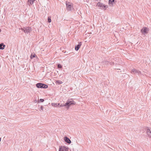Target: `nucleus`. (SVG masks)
Returning a JSON list of instances; mask_svg holds the SVG:
<instances>
[{
  "label": "nucleus",
  "mask_w": 151,
  "mask_h": 151,
  "mask_svg": "<svg viewBox=\"0 0 151 151\" xmlns=\"http://www.w3.org/2000/svg\"><path fill=\"white\" fill-rule=\"evenodd\" d=\"M76 104L75 102L72 99H69L68 100L67 102L65 103V104L63 105H61L60 106V107L65 106L67 109H68L69 106L72 105H75Z\"/></svg>",
  "instance_id": "f257e3e1"
},
{
  "label": "nucleus",
  "mask_w": 151,
  "mask_h": 151,
  "mask_svg": "<svg viewBox=\"0 0 151 151\" xmlns=\"http://www.w3.org/2000/svg\"><path fill=\"white\" fill-rule=\"evenodd\" d=\"M36 87L38 88H48V86L41 83H38L36 84Z\"/></svg>",
  "instance_id": "f03ea898"
},
{
  "label": "nucleus",
  "mask_w": 151,
  "mask_h": 151,
  "mask_svg": "<svg viewBox=\"0 0 151 151\" xmlns=\"http://www.w3.org/2000/svg\"><path fill=\"white\" fill-rule=\"evenodd\" d=\"M21 30L25 33L27 34L30 33L32 31V29L30 27H27L23 28H21Z\"/></svg>",
  "instance_id": "7ed1b4c3"
},
{
  "label": "nucleus",
  "mask_w": 151,
  "mask_h": 151,
  "mask_svg": "<svg viewBox=\"0 0 151 151\" xmlns=\"http://www.w3.org/2000/svg\"><path fill=\"white\" fill-rule=\"evenodd\" d=\"M131 73H134L136 75H139L141 74V72L135 69H134L132 70L131 71Z\"/></svg>",
  "instance_id": "20e7f679"
},
{
  "label": "nucleus",
  "mask_w": 151,
  "mask_h": 151,
  "mask_svg": "<svg viewBox=\"0 0 151 151\" xmlns=\"http://www.w3.org/2000/svg\"><path fill=\"white\" fill-rule=\"evenodd\" d=\"M97 6L101 8L102 9L104 8H107L108 7L107 6L104 5V4L100 2H99L97 4Z\"/></svg>",
  "instance_id": "39448f33"
},
{
  "label": "nucleus",
  "mask_w": 151,
  "mask_h": 151,
  "mask_svg": "<svg viewBox=\"0 0 151 151\" xmlns=\"http://www.w3.org/2000/svg\"><path fill=\"white\" fill-rule=\"evenodd\" d=\"M148 29L145 27H143L141 30V32H142L143 33L145 34L147 33L148 32Z\"/></svg>",
  "instance_id": "423d86ee"
},
{
  "label": "nucleus",
  "mask_w": 151,
  "mask_h": 151,
  "mask_svg": "<svg viewBox=\"0 0 151 151\" xmlns=\"http://www.w3.org/2000/svg\"><path fill=\"white\" fill-rule=\"evenodd\" d=\"M69 4V2H66V5L67 10L68 11H70L72 8V5Z\"/></svg>",
  "instance_id": "0eeeda50"
},
{
  "label": "nucleus",
  "mask_w": 151,
  "mask_h": 151,
  "mask_svg": "<svg viewBox=\"0 0 151 151\" xmlns=\"http://www.w3.org/2000/svg\"><path fill=\"white\" fill-rule=\"evenodd\" d=\"M146 132L149 136L151 137V128H148Z\"/></svg>",
  "instance_id": "6e6552de"
},
{
  "label": "nucleus",
  "mask_w": 151,
  "mask_h": 151,
  "mask_svg": "<svg viewBox=\"0 0 151 151\" xmlns=\"http://www.w3.org/2000/svg\"><path fill=\"white\" fill-rule=\"evenodd\" d=\"M64 139L65 141L68 143L70 144L71 142L70 140L67 137H65Z\"/></svg>",
  "instance_id": "1a4fd4ad"
},
{
  "label": "nucleus",
  "mask_w": 151,
  "mask_h": 151,
  "mask_svg": "<svg viewBox=\"0 0 151 151\" xmlns=\"http://www.w3.org/2000/svg\"><path fill=\"white\" fill-rule=\"evenodd\" d=\"M81 45H82V44H81V42H80L79 43L78 45H77L76 46L75 48V50L76 51L78 50V49H79V48H80Z\"/></svg>",
  "instance_id": "9d476101"
},
{
  "label": "nucleus",
  "mask_w": 151,
  "mask_h": 151,
  "mask_svg": "<svg viewBox=\"0 0 151 151\" xmlns=\"http://www.w3.org/2000/svg\"><path fill=\"white\" fill-rule=\"evenodd\" d=\"M115 0H109V5L112 6H113V3H114Z\"/></svg>",
  "instance_id": "9b49d317"
},
{
  "label": "nucleus",
  "mask_w": 151,
  "mask_h": 151,
  "mask_svg": "<svg viewBox=\"0 0 151 151\" xmlns=\"http://www.w3.org/2000/svg\"><path fill=\"white\" fill-rule=\"evenodd\" d=\"M5 45H4L3 43H1L0 44V49L3 50L4 48Z\"/></svg>",
  "instance_id": "f8f14e48"
},
{
  "label": "nucleus",
  "mask_w": 151,
  "mask_h": 151,
  "mask_svg": "<svg viewBox=\"0 0 151 151\" xmlns=\"http://www.w3.org/2000/svg\"><path fill=\"white\" fill-rule=\"evenodd\" d=\"M60 104L59 103H52V105L54 107H56L59 105Z\"/></svg>",
  "instance_id": "ddd939ff"
},
{
  "label": "nucleus",
  "mask_w": 151,
  "mask_h": 151,
  "mask_svg": "<svg viewBox=\"0 0 151 151\" xmlns=\"http://www.w3.org/2000/svg\"><path fill=\"white\" fill-rule=\"evenodd\" d=\"M64 148H65V147L64 146L63 147H60L59 151H64Z\"/></svg>",
  "instance_id": "4468645a"
},
{
  "label": "nucleus",
  "mask_w": 151,
  "mask_h": 151,
  "mask_svg": "<svg viewBox=\"0 0 151 151\" xmlns=\"http://www.w3.org/2000/svg\"><path fill=\"white\" fill-rule=\"evenodd\" d=\"M43 106H40V108H39V109L40 111L41 112H42L43 110Z\"/></svg>",
  "instance_id": "2eb2a0df"
},
{
  "label": "nucleus",
  "mask_w": 151,
  "mask_h": 151,
  "mask_svg": "<svg viewBox=\"0 0 151 151\" xmlns=\"http://www.w3.org/2000/svg\"><path fill=\"white\" fill-rule=\"evenodd\" d=\"M51 17H48V18H47V22L49 23H50L51 22Z\"/></svg>",
  "instance_id": "dca6fc26"
},
{
  "label": "nucleus",
  "mask_w": 151,
  "mask_h": 151,
  "mask_svg": "<svg viewBox=\"0 0 151 151\" xmlns=\"http://www.w3.org/2000/svg\"><path fill=\"white\" fill-rule=\"evenodd\" d=\"M35 57V54H32L30 56V58L32 59Z\"/></svg>",
  "instance_id": "f3484780"
},
{
  "label": "nucleus",
  "mask_w": 151,
  "mask_h": 151,
  "mask_svg": "<svg viewBox=\"0 0 151 151\" xmlns=\"http://www.w3.org/2000/svg\"><path fill=\"white\" fill-rule=\"evenodd\" d=\"M56 82L57 83H58L59 84H61L63 83V82H62V81H59V80L56 81Z\"/></svg>",
  "instance_id": "a211bd4d"
},
{
  "label": "nucleus",
  "mask_w": 151,
  "mask_h": 151,
  "mask_svg": "<svg viewBox=\"0 0 151 151\" xmlns=\"http://www.w3.org/2000/svg\"><path fill=\"white\" fill-rule=\"evenodd\" d=\"M58 68H62V66L60 64H58Z\"/></svg>",
  "instance_id": "6ab92c4d"
},
{
  "label": "nucleus",
  "mask_w": 151,
  "mask_h": 151,
  "mask_svg": "<svg viewBox=\"0 0 151 151\" xmlns=\"http://www.w3.org/2000/svg\"><path fill=\"white\" fill-rule=\"evenodd\" d=\"M108 63H109L108 61H104V62H103V63H104V64H108Z\"/></svg>",
  "instance_id": "aec40b11"
},
{
  "label": "nucleus",
  "mask_w": 151,
  "mask_h": 151,
  "mask_svg": "<svg viewBox=\"0 0 151 151\" xmlns=\"http://www.w3.org/2000/svg\"><path fill=\"white\" fill-rule=\"evenodd\" d=\"M44 99H40L39 101V102L40 101L41 102H42L44 101Z\"/></svg>",
  "instance_id": "412c9836"
},
{
  "label": "nucleus",
  "mask_w": 151,
  "mask_h": 151,
  "mask_svg": "<svg viewBox=\"0 0 151 151\" xmlns=\"http://www.w3.org/2000/svg\"><path fill=\"white\" fill-rule=\"evenodd\" d=\"M68 150V148L66 147H65V148H64V151H67Z\"/></svg>",
  "instance_id": "4be33fe9"
},
{
  "label": "nucleus",
  "mask_w": 151,
  "mask_h": 151,
  "mask_svg": "<svg viewBox=\"0 0 151 151\" xmlns=\"http://www.w3.org/2000/svg\"><path fill=\"white\" fill-rule=\"evenodd\" d=\"M114 64V62H111L110 63V64L111 65H113Z\"/></svg>",
  "instance_id": "5701e85b"
},
{
  "label": "nucleus",
  "mask_w": 151,
  "mask_h": 151,
  "mask_svg": "<svg viewBox=\"0 0 151 151\" xmlns=\"http://www.w3.org/2000/svg\"><path fill=\"white\" fill-rule=\"evenodd\" d=\"M28 151H32V149L30 148Z\"/></svg>",
  "instance_id": "b1692460"
},
{
  "label": "nucleus",
  "mask_w": 151,
  "mask_h": 151,
  "mask_svg": "<svg viewBox=\"0 0 151 151\" xmlns=\"http://www.w3.org/2000/svg\"><path fill=\"white\" fill-rule=\"evenodd\" d=\"M114 69H120L118 68H115Z\"/></svg>",
  "instance_id": "393cba45"
},
{
  "label": "nucleus",
  "mask_w": 151,
  "mask_h": 151,
  "mask_svg": "<svg viewBox=\"0 0 151 151\" xmlns=\"http://www.w3.org/2000/svg\"><path fill=\"white\" fill-rule=\"evenodd\" d=\"M1 31V29H0V32Z\"/></svg>",
  "instance_id": "a878e982"
}]
</instances>
